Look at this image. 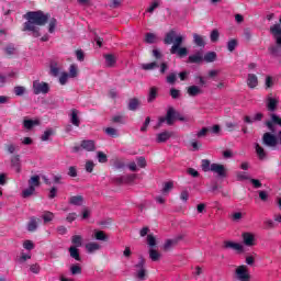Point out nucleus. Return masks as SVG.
<instances>
[{
    "label": "nucleus",
    "mask_w": 281,
    "mask_h": 281,
    "mask_svg": "<svg viewBox=\"0 0 281 281\" xmlns=\"http://www.w3.org/2000/svg\"><path fill=\"white\" fill-rule=\"evenodd\" d=\"M52 15L41 10L29 11L24 14L26 22L23 24V32H32L34 38L41 36V26L46 25Z\"/></svg>",
    "instance_id": "obj_1"
},
{
    "label": "nucleus",
    "mask_w": 281,
    "mask_h": 281,
    "mask_svg": "<svg viewBox=\"0 0 281 281\" xmlns=\"http://www.w3.org/2000/svg\"><path fill=\"white\" fill-rule=\"evenodd\" d=\"M165 45H173L170 48V54H177L179 58H186L188 56V48L187 47H181L183 45V36L178 35L175 30L169 31L165 38H164Z\"/></svg>",
    "instance_id": "obj_2"
},
{
    "label": "nucleus",
    "mask_w": 281,
    "mask_h": 281,
    "mask_svg": "<svg viewBox=\"0 0 281 281\" xmlns=\"http://www.w3.org/2000/svg\"><path fill=\"white\" fill-rule=\"evenodd\" d=\"M177 110H175V108L172 106L168 108L166 116H160L158 119L157 128L161 127L164 122H166L168 126H172V124H175V122L177 121Z\"/></svg>",
    "instance_id": "obj_3"
},
{
    "label": "nucleus",
    "mask_w": 281,
    "mask_h": 281,
    "mask_svg": "<svg viewBox=\"0 0 281 281\" xmlns=\"http://www.w3.org/2000/svg\"><path fill=\"white\" fill-rule=\"evenodd\" d=\"M262 145L267 148H276L278 146V136L272 133L266 132L262 135Z\"/></svg>",
    "instance_id": "obj_4"
},
{
    "label": "nucleus",
    "mask_w": 281,
    "mask_h": 281,
    "mask_svg": "<svg viewBox=\"0 0 281 281\" xmlns=\"http://www.w3.org/2000/svg\"><path fill=\"white\" fill-rule=\"evenodd\" d=\"M235 276L238 281H249L251 280V276L249 274V270L247 269V266L241 265L237 267L235 270Z\"/></svg>",
    "instance_id": "obj_5"
},
{
    "label": "nucleus",
    "mask_w": 281,
    "mask_h": 281,
    "mask_svg": "<svg viewBox=\"0 0 281 281\" xmlns=\"http://www.w3.org/2000/svg\"><path fill=\"white\" fill-rule=\"evenodd\" d=\"M33 92L35 95H41V93H49V85L47 82L34 81Z\"/></svg>",
    "instance_id": "obj_6"
},
{
    "label": "nucleus",
    "mask_w": 281,
    "mask_h": 281,
    "mask_svg": "<svg viewBox=\"0 0 281 281\" xmlns=\"http://www.w3.org/2000/svg\"><path fill=\"white\" fill-rule=\"evenodd\" d=\"M211 172H215V175H217L221 179H225V177H227V169L221 164H211Z\"/></svg>",
    "instance_id": "obj_7"
},
{
    "label": "nucleus",
    "mask_w": 281,
    "mask_h": 281,
    "mask_svg": "<svg viewBox=\"0 0 281 281\" xmlns=\"http://www.w3.org/2000/svg\"><path fill=\"white\" fill-rule=\"evenodd\" d=\"M241 238L246 247H254L256 245V237L251 233H243Z\"/></svg>",
    "instance_id": "obj_8"
},
{
    "label": "nucleus",
    "mask_w": 281,
    "mask_h": 281,
    "mask_svg": "<svg viewBox=\"0 0 281 281\" xmlns=\"http://www.w3.org/2000/svg\"><path fill=\"white\" fill-rule=\"evenodd\" d=\"M270 34L276 38L277 45H281V26L280 24H274L270 26Z\"/></svg>",
    "instance_id": "obj_9"
},
{
    "label": "nucleus",
    "mask_w": 281,
    "mask_h": 281,
    "mask_svg": "<svg viewBox=\"0 0 281 281\" xmlns=\"http://www.w3.org/2000/svg\"><path fill=\"white\" fill-rule=\"evenodd\" d=\"M11 168H14L15 172H21V155H14L11 157Z\"/></svg>",
    "instance_id": "obj_10"
},
{
    "label": "nucleus",
    "mask_w": 281,
    "mask_h": 281,
    "mask_svg": "<svg viewBox=\"0 0 281 281\" xmlns=\"http://www.w3.org/2000/svg\"><path fill=\"white\" fill-rule=\"evenodd\" d=\"M70 254V258H74V260H77V262L82 261V257H80V250L76 246H70L68 249Z\"/></svg>",
    "instance_id": "obj_11"
},
{
    "label": "nucleus",
    "mask_w": 281,
    "mask_h": 281,
    "mask_svg": "<svg viewBox=\"0 0 281 281\" xmlns=\"http://www.w3.org/2000/svg\"><path fill=\"white\" fill-rule=\"evenodd\" d=\"M188 63H191L194 65H199V64L203 63V54H201V52H198L194 55H190L188 57Z\"/></svg>",
    "instance_id": "obj_12"
},
{
    "label": "nucleus",
    "mask_w": 281,
    "mask_h": 281,
    "mask_svg": "<svg viewBox=\"0 0 281 281\" xmlns=\"http://www.w3.org/2000/svg\"><path fill=\"white\" fill-rule=\"evenodd\" d=\"M224 249H234L235 251H243V245L234 241H224Z\"/></svg>",
    "instance_id": "obj_13"
},
{
    "label": "nucleus",
    "mask_w": 281,
    "mask_h": 281,
    "mask_svg": "<svg viewBox=\"0 0 281 281\" xmlns=\"http://www.w3.org/2000/svg\"><path fill=\"white\" fill-rule=\"evenodd\" d=\"M81 148L88 153H93L95 150V142L93 140H82Z\"/></svg>",
    "instance_id": "obj_14"
},
{
    "label": "nucleus",
    "mask_w": 281,
    "mask_h": 281,
    "mask_svg": "<svg viewBox=\"0 0 281 281\" xmlns=\"http://www.w3.org/2000/svg\"><path fill=\"white\" fill-rule=\"evenodd\" d=\"M247 86L249 89H256V87H258V76L248 74Z\"/></svg>",
    "instance_id": "obj_15"
},
{
    "label": "nucleus",
    "mask_w": 281,
    "mask_h": 281,
    "mask_svg": "<svg viewBox=\"0 0 281 281\" xmlns=\"http://www.w3.org/2000/svg\"><path fill=\"white\" fill-rule=\"evenodd\" d=\"M38 223H41V218H37L35 216L31 217L27 224L29 232H36V229H38Z\"/></svg>",
    "instance_id": "obj_16"
},
{
    "label": "nucleus",
    "mask_w": 281,
    "mask_h": 281,
    "mask_svg": "<svg viewBox=\"0 0 281 281\" xmlns=\"http://www.w3.org/2000/svg\"><path fill=\"white\" fill-rule=\"evenodd\" d=\"M142 104V101L137 98H132L128 101L127 109L128 111H137L139 109V105Z\"/></svg>",
    "instance_id": "obj_17"
},
{
    "label": "nucleus",
    "mask_w": 281,
    "mask_h": 281,
    "mask_svg": "<svg viewBox=\"0 0 281 281\" xmlns=\"http://www.w3.org/2000/svg\"><path fill=\"white\" fill-rule=\"evenodd\" d=\"M187 93L191 98H196V95H200V93H203V91L201 90V88H199V86H190L187 88Z\"/></svg>",
    "instance_id": "obj_18"
},
{
    "label": "nucleus",
    "mask_w": 281,
    "mask_h": 281,
    "mask_svg": "<svg viewBox=\"0 0 281 281\" xmlns=\"http://www.w3.org/2000/svg\"><path fill=\"white\" fill-rule=\"evenodd\" d=\"M280 101H278V99L271 98L269 97L267 100V109L270 112H273L278 109V104Z\"/></svg>",
    "instance_id": "obj_19"
},
{
    "label": "nucleus",
    "mask_w": 281,
    "mask_h": 281,
    "mask_svg": "<svg viewBox=\"0 0 281 281\" xmlns=\"http://www.w3.org/2000/svg\"><path fill=\"white\" fill-rule=\"evenodd\" d=\"M255 149H256L258 159H260V161H263V159H267V151L262 146H260V144L256 143Z\"/></svg>",
    "instance_id": "obj_20"
},
{
    "label": "nucleus",
    "mask_w": 281,
    "mask_h": 281,
    "mask_svg": "<svg viewBox=\"0 0 281 281\" xmlns=\"http://www.w3.org/2000/svg\"><path fill=\"white\" fill-rule=\"evenodd\" d=\"M172 137V133L170 132H162L157 135L156 142L158 144H164L165 142H168Z\"/></svg>",
    "instance_id": "obj_21"
},
{
    "label": "nucleus",
    "mask_w": 281,
    "mask_h": 281,
    "mask_svg": "<svg viewBox=\"0 0 281 281\" xmlns=\"http://www.w3.org/2000/svg\"><path fill=\"white\" fill-rule=\"evenodd\" d=\"M29 187L34 188L35 190H36V188H40L41 187V176H38V175L32 176L29 179Z\"/></svg>",
    "instance_id": "obj_22"
},
{
    "label": "nucleus",
    "mask_w": 281,
    "mask_h": 281,
    "mask_svg": "<svg viewBox=\"0 0 281 281\" xmlns=\"http://www.w3.org/2000/svg\"><path fill=\"white\" fill-rule=\"evenodd\" d=\"M4 54L7 58H12L13 56H16V47L14 44H9L4 48Z\"/></svg>",
    "instance_id": "obj_23"
},
{
    "label": "nucleus",
    "mask_w": 281,
    "mask_h": 281,
    "mask_svg": "<svg viewBox=\"0 0 281 281\" xmlns=\"http://www.w3.org/2000/svg\"><path fill=\"white\" fill-rule=\"evenodd\" d=\"M193 43L198 46V47H205V37H203L202 35H199L196 33L193 34Z\"/></svg>",
    "instance_id": "obj_24"
},
{
    "label": "nucleus",
    "mask_w": 281,
    "mask_h": 281,
    "mask_svg": "<svg viewBox=\"0 0 281 281\" xmlns=\"http://www.w3.org/2000/svg\"><path fill=\"white\" fill-rule=\"evenodd\" d=\"M104 58H105L106 67H115V63H117V59L115 58V55L106 54V55H104Z\"/></svg>",
    "instance_id": "obj_25"
},
{
    "label": "nucleus",
    "mask_w": 281,
    "mask_h": 281,
    "mask_svg": "<svg viewBox=\"0 0 281 281\" xmlns=\"http://www.w3.org/2000/svg\"><path fill=\"white\" fill-rule=\"evenodd\" d=\"M70 122L74 126H80V119L78 117V110H76V109L71 110Z\"/></svg>",
    "instance_id": "obj_26"
},
{
    "label": "nucleus",
    "mask_w": 281,
    "mask_h": 281,
    "mask_svg": "<svg viewBox=\"0 0 281 281\" xmlns=\"http://www.w3.org/2000/svg\"><path fill=\"white\" fill-rule=\"evenodd\" d=\"M83 202H85V198H82V195H74V196H70L69 199L70 205H82Z\"/></svg>",
    "instance_id": "obj_27"
},
{
    "label": "nucleus",
    "mask_w": 281,
    "mask_h": 281,
    "mask_svg": "<svg viewBox=\"0 0 281 281\" xmlns=\"http://www.w3.org/2000/svg\"><path fill=\"white\" fill-rule=\"evenodd\" d=\"M86 249L88 251V254H93V251H98L100 249V244L92 241V243H88L86 245Z\"/></svg>",
    "instance_id": "obj_28"
},
{
    "label": "nucleus",
    "mask_w": 281,
    "mask_h": 281,
    "mask_svg": "<svg viewBox=\"0 0 281 281\" xmlns=\"http://www.w3.org/2000/svg\"><path fill=\"white\" fill-rule=\"evenodd\" d=\"M149 258L153 262H157L161 258V254H159V251H157L155 248H150Z\"/></svg>",
    "instance_id": "obj_29"
},
{
    "label": "nucleus",
    "mask_w": 281,
    "mask_h": 281,
    "mask_svg": "<svg viewBox=\"0 0 281 281\" xmlns=\"http://www.w3.org/2000/svg\"><path fill=\"white\" fill-rule=\"evenodd\" d=\"M70 273L71 276H81L82 274V267L78 263H74L70 266Z\"/></svg>",
    "instance_id": "obj_30"
},
{
    "label": "nucleus",
    "mask_w": 281,
    "mask_h": 281,
    "mask_svg": "<svg viewBox=\"0 0 281 281\" xmlns=\"http://www.w3.org/2000/svg\"><path fill=\"white\" fill-rule=\"evenodd\" d=\"M157 68H159V64L157 61H151L149 64L142 65V69H144V71H153V69Z\"/></svg>",
    "instance_id": "obj_31"
},
{
    "label": "nucleus",
    "mask_w": 281,
    "mask_h": 281,
    "mask_svg": "<svg viewBox=\"0 0 281 281\" xmlns=\"http://www.w3.org/2000/svg\"><path fill=\"white\" fill-rule=\"evenodd\" d=\"M94 238L95 240H103L104 243L109 240V236H106V233H104V231H95Z\"/></svg>",
    "instance_id": "obj_32"
},
{
    "label": "nucleus",
    "mask_w": 281,
    "mask_h": 281,
    "mask_svg": "<svg viewBox=\"0 0 281 281\" xmlns=\"http://www.w3.org/2000/svg\"><path fill=\"white\" fill-rule=\"evenodd\" d=\"M216 52H209L204 55L203 60H205V63H214V60H216Z\"/></svg>",
    "instance_id": "obj_33"
},
{
    "label": "nucleus",
    "mask_w": 281,
    "mask_h": 281,
    "mask_svg": "<svg viewBox=\"0 0 281 281\" xmlns=\"http://www.w3.org/2000/svg\"><path fill=\"white\" fill-rule=\"evenodd\" d=\"M155 100H157V87H151L149 89L147 102H155Z\"/></svg>",
    "instance_id": "obj_34"
},
{
    "label": "nucleus",
    "mask_w": 281,
    "mask_h": 281,
    "mask_svg": "<svg viewBox=\"0 0 281 281\" xmlns=\"http://www.w3.org/2000/svg\"><path fill=\"white\" fill-rule=\"evenodd\" d=\"M225 126H226V131H228V133H234V131H238V128H239L238 123H236V122H226Z\"/></svg>",
    "instance_id": "obj_35"
},
{
    "label": "nucleus",
    "mask_w": 281,
    "mask_h": 281,
    "mask_svg": "<svg viewBox=\"0 0 281 281\" xmlns=\"http://www.w3.org/2000/svg\"><path fill=\"white\" fill-rule=\"evenodd\" d=\"M147 245L151 249H155V247H157V238H155V235L153 234L147 235Z\"/></svg>",
    "instance_id": "obj_36"
},
{
    "label": "nucleus",
    "mask_w": 281,
    "mask_h": 281,
    "mask_svg": "<svg viewBox=\"0 0 281 281\" xmlns=\"http://www.w3.org/2000/svg\"><path fill=\"white\" fill-rule=\"evenodd\" d=\"M36 124H38V122L34 121V120H24V122H23V126L27 131H32V128H34V126H36Z\"/></svg>",
    "instance_id": "obj_37"
},
{
    "label": "nucleus",
    "mask_w": 281,
    "mask_h": 281,
    "mask_svg": "<svg viewBox=\"0 0 281 281\" xmlns=\"http://www.w3.org/2000/svg\"><path fill=\"white\" fill-rule=\"evenodd\" d=\"M57 25H58V20H56V18H52L48 24L49 34H54V32H56Z\"/></svg>",
    "instance_id": "obj_38"
},
{
    "label": "nucleus",
    "mask_w": 281,
    "mask_h": 281,
    "mask_svg": "<svg viewBox=\"0 0 281 281\" xmlns=\"http://www.w3.org/2000/svg\"><path fill=\"white\" fill-rule=\"evenodd\" d=\"M60 74V68H58V63L52 61L50 63V76H58Z\"/></svg>",
    "instance_id": "obj_39"
},
{
    "label": "nucleus",
    "mask_w": 281,
    "mask_h": 281,
    "mask_svg": "<svg viewBox=\"0 0 281 281\" xmlns=\"http://www.w3.org/2000/svg\"><path fill=\"white\" fill-rule=\"evenodd\" d=\"M36 192V189L33 187H29L22 191L23 199H29V196H32Z\"/></svg>",
    "instance_id": "obj_40"
},
{
    "label": "nucleus",
    "mask_w": 281,
    "mask_h": 281,
    "mask_svg": "<svg viewBox=\"0 0 281 281\" xmlns=\"http://www.w3.org/2000/svg\"><path fill=\"white\" fill-rule=\"evenodd\" d=\"M42 218L44 223H52V221H54V213L49 211H45L44 214L42 215Z\"/></svg>",
    "instance_id": "obj_41"
},
{
    "label": "nucleus",
    "mask_w": 281,
    "mask_h": 281,
    "mask_svg": "<svg viewBox=\"0 0 281 281\" xmlns=\"http://www.w3.org/2000/svg\"><path fill=\"white\" fill-rule=\"evenodd\" d=\"M71 243L72 245H75V247H82V236L74 235L71 238Z\"/></svg>",
    "instance_id": "obj_42"
},
{
    "label": "nucleus",
    "mask_w": 281,
    "mask_h": 281,
    "mask_svg": "<svg viewBox=\"0 0 281 281\" xmlns=\"http://www.w3.org/2000/svg\"><path fill=\"white\" fill-rule=\"evenodd\" d=\"M68 76H69V78L78 77V66L77 65H75V64L70 65Z\"/></svg>",
    "instance_id": "obj_43"
},
{
    "label": "nucleus",
    "mask_w": 281,
    "mask_h": 281,
    "mask_svg": "<svg viewBox=\"0 0 281 281\" xmlns=\"http://www.w3.org/2000/svg\"><path fill=\"white\" fill-rule=\"evenodd\" d=\"M236 47H238V40L233 38V40L227 42L228 52H234V49H236Z\"/></svg>",
    "instance_id": "obj_44"
},
{
    "label": "nucleus",
    "mask_w": 281,
    "mask_h": 281,
    "mask_svg": "<svg viewBox=\"0 0 281 281\" xmlns=\"http://www.w3.org/2000/svg\"><path fill=\"white\" fill-rule=\"evenodd\" d=\"M155 41H157V36L155 35V33H147L145 35V43L153 45V43H155Z\"/></svg>",
    "instance_id": "obj_45"
},
{
    "label": "nucleus",
    "mask_w": 281,
    "mask_h": 281,
    "mask_svg": "<svg viewBox=\"0 0 281 281\" xmlns=\"http://www.w3.org/2000/svg\"><path fill=\"white\" fill-rule=\"evenodd\" d=\"M221 36V33H218V30H213L211 32L210 38H211V43H218V38Z\"/></svg>",
    "instance_id": "obj_46"
},
{
    "label": "nucleus",
    "mask_w": 281,
    "mask_h": 281,
    "mask_svg": "<svg viewBox=\"0 0 281 281\" xmlns=\"http://www.w3.org/2000/svg\"><path fill=\"white\" fill-rule=\"evenodd\" d=\"M166 82L168 85H175L177 82V72H170L166 78Z\"/></svg>",
    "instance_id": "obj_47"
},
{
    "label": "nucleus",
    "mask_w": 281,
    "mask_h": 281,
    "mask_svg": "<svg viewBox=\"0 0 281 281\" xmlns=\"http://www.w3.org/2000/svg\"><path fill=\"white\" fill-rule=\"evenodd\" d=\"M202 170L204 172H210V170L212 171V165L210 164V160L207 159L202 160Z\"/></svg>",
    "instance_id": "obj_48"
},
{
    "label": "nucleus",
    "mask_w": 281,
    "mask_h": 281,
    "mask_svg": "<svg viewBox=\"0 0 281 281\" xmlns=\"http://www.w3.org/2000/svg\"><path fill=\"white\" fill-rule=\"evenodd\" d=\"M179 240H181V238H178V239H167V241L164 245V249H166V250L170 249V247L172 245H177V243H179Z\"/></svg>",
    "instance_id": "obj_49"
},
{
    "label": "nucleus",
    "mask_w": 281,
    "mask_h": 281,
    "mask_svg": "<svg viewBox=\"0 0 281 281\" xmlns=\"http://www.w3.org/2000/svg\"><path fill=\"white\" fill-rule=\"evenodd\" d=\"M53 183H56L57 186H63V175L56 173L53 175Z\"/></svg>",
    "instance_id": "obj_50"
},
{
    "label": "nucleus",
    "mask_w": 281,
    "mask_h": 281,
    "mask_svg": "<svg viewBox=\"0 0 281 281\" xmlns=\"http://www.w3.org/2000/svg\"><path fill=\"white\" fill-rule=\"evenodd\" d=\"M52 135H54V130H46L41 137L42 142H47Z\"/></svg>",
    "instance_id": "obj_51"
},
{
    "label": "nucleus",
    "mask_w": 281,
    "mask_h": 281,
    "mask_svg": "<svg viewBox=\"0 0 281 281\" xmlns=\"http://www.w3.org/2000/svg\"><path fill=\"white\" fill-rule=\"evenodd\" d=\"M172 188H175V183L172 182H166L164 188H162V194H168V192H170V190H172Z\"/></svg>",
    "instance_id": "obj_52"
},
{
    "label": "nucleus",
    "mask_w": 281,
    "mask_h": 281,
    "mask_svg": "<svg viewBox=\"0 0 281 281\" xmlns=\"http://www.w3.org/2000/svg\"><path fill=\"white\" fill-rule=\"evenodd\" d=\"M98 160L99 164H106V161H109V158L106 157V154H104L103 151H98Z\"/></svg>",
    "instance_id": "obj_53"
},
{
    "label": "nucleus",
    "mask_w": 281,
    "mask_h": 281,
    "mask_svg": "<svg viewBox=\"0 0 281 281\" xmlns=\"http://www.w3.org/2000/svg\"><path fill=\"white\" fill-rule=\"evenodd\" d=\"M4 148L7 153H9V155H14V153L16 151V146L14 144H7L4 145Z\"/></svg>",
    "instance_id": "obj_54"
},
{
    "label": "nucleus",
    "mask_w": 281,
    "mask_h": 281,
    "mask_svg": "<svg viewBox=\"0 0 281 281\" xmlns=\"http://www.w3.org/2000/svg\"><path fill=\"white\" fill-rule=\"evenodd\" d=\"M105 133L106 135H110V137H117V130L113 127H106Z\"/></svg>",
    "instance_id": "obj_55"
},
{
    "label": "nucleus",
    "mask_w": 281,
    "mask_h": 281,
    "mask_svg": "<svg viewBox=\"0 0 281 281\" xmlns=\"http://www.w3.org/2000/svg\"><path fill=\"white\" fill-rule=\"evenodd\" d=\"M68 177L76 178L78 177V169L74 166L68 168Z\"/></svg>",
    "instance_id": "obj_56"
},
{
    "label": "nucleus",
    "mask_w": 281,
    "mask_h": 281,
    "mask_svg": "<svg viewBox=\"0 0 281 281\" xmlns=\"http://www.w3.org/2000/svg\"><path fill=\"white\" fill-rule=\"evenodd\" d=\"M120 5H122V0H111L109 3V7L113 10L120 8Z\"/></svg>",
    "instance_id": "obj_57"
},
{
    "label": "nucleus",
    "mask_w": 281,
    "mask_h": 281,
    "mask_svg": "<svg viewBox=\"0 0 281 281\" xmlns=\"http://www.w3.org/2000/svg\"><path fill=\"white\" fill-rule=\"evenodd\" d=\"M249 176H247V172L239 171L237 172V180L238 181H248Z\"/></svg>",
    "instance_id": "obj_58"
},
{
    "label": "nucleus",
    "mask_w": 281,
    "mask_h": 281,
    "mask_svg": "<svg viewBox=\"0 0 281 281\" xmlns=\"http://www.w3.org/2000/svg\"><path fill=\"white\" fill-rule=\"evenodd\" d=\"M170 95L173 100H177L179 98V95H181V92L179 90H177V88H171Z\"/></svg>",
    "instance_id": "obj_59"
},
{
    "label": "nucleus",
    "mask_w": 281,
    "mask_h": 281,
    "mask_svg": "<svg viewBox=\"0 0 281 281\" xmlns=\"http://www.w3.org/2000/svg\"><path fill=\"white\" fill-rule=\"evenodd\" d=\"M76 57H77V60H79V63L85 61V52H82V49H77Z\"/></svg>",
    "instance_id": "obj_60"
},
{
    "label": "nucleus",
    "mask_w": 281,
    "mask_h": 281,
    "mask_svg": "<svg viewBox=\"0 0 281 281\" xmlns=\"http://www.w3.org/2000/svg\"><path fill=\"white\" fill-rule=\"evenodd\" d=\"M23 247L27 251H32V249H34V243H32V240H25Z\"/></svg>",
    "instance_id": "obj_61"
},
{
    "label": "nucleus",
    "mask_w": 281,
    "mask_h": 281,
    "mask_svg": "<svg viewBox=\"0 0 281 281\" xmlns=\"http://www.w3.org/2000/svg\"><path fill=\"white\" fill-rule=\"evenodd\" d=\"M268 50L272 56H278V54H280V47L278 46H270Z\"/></svg>",
    "instance_id": "obj_62"
},
{
    "label": "nucleus",
    "mask_w": 281,
    "mask_h": 281,
    "mask_svg": "<svg viewBox=\"0 0 281 281\" xmlns=\"http://www.w3.org/2000/svg\"><path fill=\"white\" fill-rule=\"evenodd\" d=\"M68 78H69V74L63 72L61 76L59 77L60 85H67Z\"/></svg>",
    "instance_id": "obj_63"
},
{
    "label": "nucleus",
    "mask_w": 281,
    "mask_h": 281,
    "mask_svg": "<svg viewBox=\"0 0 281 281\" xmlns=\"http://www.w3.org/2000/svg\"><path fill=\"white\" fill-rule=\"evenodd\" d=\"M94 167H95V165L93 164V161L89 160L86 162V171L93 172Z\"/></svg>",
    "instance_id": "obj_64"
}]
</instances>
